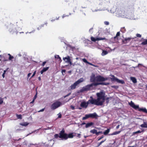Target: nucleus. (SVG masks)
Wrapping results in <instances>:
<instances>
[{
    "label": "nucleus",
    "mask_w": 147,
    "mask_h": 147,
    "mask_svg": "<svg viewBox=\"0 0 147 147\" xmlns=\"http://www.w3.org/2000/svg\"><path fill=\"white\" fill-rule=\"evenodd\" d=\"M66 70L65 69H62L61 70V73L63 74V73H65Z\"/></svg>",
    "instance_id": "49530a36"
},
{
    "label": "nucleus",
    "mask_w": 147,
    "mask_h": 147,
    "mask_svg": "<svg viewBox=\"0 0 147 147\" xmlns=\"http://www.w3.org/2000/svg\"><path fill=\"white\" fill-rule=\"evenodd\" d=\"M36 71H35L34 72L33 75H32V76L31 77V78H33L35 76V74H36Z\"/></svg>",
    "instance_id": "79ce46f5"
},
{
    "label": "nucleus",
    "mask_w": 147,
    "mask_h": 147,
    "mask_svg": "<svg viewBox=\"0 0 147 147\" xmlns=\"http://www.w3.org/2000/svg\"><path fill=\"white\" fill-rule=\"evenodd\" d=\"M108 53V52L106 51L102 50V52L101 53V55L102 56H104L105 55H107Z\"/></svg>",
    "instance_id": "5701e85b"
},
{
    "label": "nucleus",
    "mask_w": 147,
    "mask_h": 147,
    "mask_svg": "<svg viewBox=\"0 0 147 147\" xmlns=\"http://www.w3.org/2000/svg\"><path fill=\"white\" fill-rule=\"evenodd\" d=\"M31 74V73H29L28 74V77H29L30 76Z\"/></svg>",
    "instance_id": "6e6d98bb"
},
{
    "label": "nucleus",
    "mask_w": 147,
    "mask_h": 147,
    "mask_svg": "<svg viewBox=\"0 0 147 147\" xmlns=\"http://www.w3.org/2000/svg\"><path fill=\"white\" fill-rule=\"evenodd\" d=\"M105 93L102 91L96 93L97 99H94L92 96H90V98L92 99L94 105L98 106L102 105L105 101Z\"/></svg>",
    "instance_id": "f03ea898"
},
{
    "label": "nucleus",
    "mask_w": 147,
    "mask_h": 147,
    "mask_svg": "<svg viewBox=\"0 0 147 147\" xmlns=\"http://www.w3.org/2000/svg\"><path fill=\"white\" fill-rule=\"evenodd\" d=\"M109 98H110L109 97H107L106 98V103L108 104V103H109Z\"/></svg>",
    "instance_id": "c9c22d12"
},
{
    "label": "nucleus",
    "mask_w": 147,
    "mask_h": 147,
    "mask_svg": "<svg viewBox=\"0 0 147 147\" xmlns=\"http://www.w3.org/2000/svg\"><path fill=\"white\" fill-rule=\"evenodd\" d=\"M38 80L40 81L41 80V78L40 77H39L38 78Z\"/></svg>",
    "instance_id": "e2e57ef3"
},
{
    "label": "nucleus",
    "mask_w": 147,
    "mask_h": 147,
    "mask_svg": "<svg viewBox=\"0 0 147 147\" xmlns=\"http://www.w3.org/2000/svg\"><path fill=\"white\" fill-rule=\"evenodd\" d=\"M37 94L36 93V95L34 96V97L33 98V99H34V100H35V99H36V98L37 97Z\"/></svg>",
    "instance_id": "8fccbe9b"
},
{
    "label": "nucleus",
    "mask_w": 147,
    "mask_h": 147,
    "mask_svg": "<svg viewBox=\"0 0 147 147\" xmlns=\"http://www.w3.org/2000/svg\"><path fill=\"white\" fill-rule=\"evenodd\" d=\"M67 139L68 138H72L74 137L73 133H71L69 134H67Z\"/></svg>",
    "instance_id": "aec40b11"
},
{
    "label": "nucleus",
    "mask_w": 147,
    "mask_h": 147,
    "mask_svg": "<svg viewBox=\"0 0 147 147\" xmlns=\"http://www.w3.org/2000/svg\"><path fill=\"white\" fill-rule=\"evenodd\" d=\"M110 131V129H108L103 132V134L105 135H107Z\"/></svg>",
    "instance_id": "412c9836"
},
{
    "label": "nucleus",
    "mask_w": 147,
    "mask_h": 147,
    "mask_svg": "<svg viewBox=\"0 0 147 147\" xmlns=\"http://www.w3.org/2000/svg\"><path fill=\"white\" fill-rule=\"evenodd\" d=\"M45 109V108L42 109H41V110H40V111H38V112H42L44 111Z\"/></svg>",
    "instance_id": "09e8293b"
},
{
    "label": "nucleus",
    "mask_w": 147,
    "mask_h": 147,
    "mask_svg": "<svg viewBox=\"0 0 147 147\" xmlns=\"http://www.w3.org/2000/svg\"><path fill=\"white\" fill-rule=\"evenodd\" d=\"M117 82L120 83L121 84H124L125 83V82L123 80H120L118 79Z\"/></svg>",
    "instance_id": "473e14b6"
},
{
    "label": "nucleus",
    "mask_w": 147,
    "mask_h": 147,
    "mask_svg": "<svg viewBox=\"0 0 147 147\" xmlns=\"http://www.w3.org/2000/svg\"><path fill=\"white\" fill-rule=\"evenodd\" d=\"M63 60L66 63H68L70 65H72V62L71 61V59L69 56H67L66 57H63Z\"/></svg>",
    "instance_id": "9d476101"
},
{
    "label": "nucleus",
    "mask_w": 147,
    "mask_h": 147,
    "mask_svg": "<svg viewBox=\"0 0 147 147\" xmlns=\"http://www.w3.org/2000/svg\"><path fill=\"white\" fill-rule=\"evenodd\" d=\"M71 15V13H69V15H66V14H64L62 16V18H63L65 17H68L69 15Z\"/></svg>",
    "instance_id": "2f4dec72"
},
{
    "label": "nucleus",
    "mask_w": 147,
    "mask_h": 147,
    "mask_svg": "<svg viewBox=\"0 0 147 147\" xmlns=\"http://www.w3.org/2000/svg\"><path fill=\"white\" fill-rule=\"evenodd\" d=\"M7 56H9L8 59L7 60H5V61H8V60H11L13 59L14 58L13 57L11 56L10 54H8Z\"/></svg>",
    "instance_id": "f3484780"
},
{
    "label": "nucleus",
    "mask_w": 147,
    "mask_h": 147,
    "mask_svg": "<svg viewBox=\"0 0 147 147\" xmlns=\"http://www.w3.org/2000/svg\"><path fill=\"white\" fill-rule=\"evenodd\" d=\"M136 36L140 38L141 37V35L139 34H136Z\"/></svg>",
    "instance_id": "58836bf2"
},
{
    "label": "nucleus",
    "mask_w": 147,
    "mask_h": 147,
    "mask_svg": "<svg viewBox=\"0 0 147 147\" xmlns=\"http://www.w3.org/2000/svg\"><path fill=\"white\" fill-rule=\"evenodd\" d=\"M104 24L106 25H108L109 24V22L108 21H105Z\"/></svg>",
    "instance_id": "ea45409f"
},
{
    "label": "nucleus",
    "mask_w": 147,
    "mask_h": 147,
    "mask_svg": "<svg viewBox=\"0 0 147 147\" xmlns=\"http://www.w3.org/2000/svg\"><path fill=\"white\" fill-rule=\"evenodd\" d=\"M141 45H147V39L145 40L142 42Z\"/></svg>",
    "instance_id": "c85d7f7f"
},
{
    "label": "nucleus",
    "mask_w": 147,
    "mask_h": 147,
    "mask_svg": "<svg viewBox=\"0 0 147 147\" xmlns=\"http://www.w3.org/2000/svg\"><path fill=\"white\" fill-rule=\"evenodd\" d=\"M128 147H134V146H128Z\"/></svg>",
    "instance_id": "774afa93"
},
{
    "label": "nucleus",
    "mask_w": 147,
    "mask_h": 147,
    "mask_svg": "<svg viewBox=\"0 0 147 147\" xmlns=\"http://www.w3.org/2000/svg\"><path fill=\"white\" fill-rule=\"evenodd\" d=\"M134 38H131L130 37L125 38L122 40V42L124 44H126L128 42H129L131 39H134Z\"/></svg>",
    "instance_id": "9b49d317"
},
{
    "label": "nucleus",
    "mask_w": 147,
    "mask_h": 147,
    "mask_svg": "<svg viewBox=\"0 0 147 147\" xmlns=\"http://www.w3.org/2000/svg\"><path fill=\"white\" fill-rule=\"evenodd\" d=\"M70 108L72 110H74L75 109L74 107L72 105L70 106Z\"/></svg>",
    "instance_id": "a18cd8bd"
},
{
    "label": "nucleus",
    "mask_w": 147,
    "mask_h": 147,
    "mask_svg": "<svg viewBox=\"0 0 147 147\" xmlns=\"http://www.w3.org/2000/svg\"><path fill=\"white\" fill-rule=\"evenodd\" d=\"M129 105L132 107L136 110L138 109L139 112H142L144 113H147V110L146 108H140L139 107L138 105H135L134 103L132 101H131L130 103H129Z\"/></svg>",
    "instance_id": "7ed1b4c3"
},
{
    "label": "nucleus",
    "mask_w": 147,
    "mask_h": 147,
    "mask_svg": "<svg viewBox=\"0 0 147 147\" xmlns=\"http://www.w3.org/2000/svg\"><path fill=\"white\" fill-rule=\"evenodd\" d=\"M110 76L112 77V78H110L112 81H116L117 82L118 79L115 78L114 76L113 75H110Z\"/></svg>",
    "instance_id": "ddd939ff"
},
{
    "label": "nucleus",
    "mask_w": 147,
    "mask_h": 147,
    "mask_svg": "<svg viewBox=\"0 0 147 147\" xmlns=\"http://www.w3.org/2000/svg\"><path fill=\"white\" fill-rule=\"evenodd\" d=\"M59 134V135L57 134H55L54 136L55 138H59L65 140L67 139V134L65 133V130L63 129L60 131Z\"/></svg>",
    "instance_id": "20e7f679"
},
{
    "label": "nucleus",
    "mask_w": 147,
    "mask_h": 147,
    "mask_svg": "<svg viewBox=\"0 0 147 147\" xmlns=\"http://www.w3.org/2000/svg\"><path fill=\"white\" fill-rule=\"evenodd\" d=\"M90 104L94 105L92 99L90 98L87 102H86L85 101L82 102L80 105V106L82 108H86L87 107L88 105Z\"/></svg>",
    "instance_id": "0eeeda50"
},
{
    "label": "nucleus",
    "mask_w": 147,
    "mask_h": 147,
    "mask_svg": "<svg viewBox=\"0 0 147 147\" xmlns=\"http://www.w3.org/2000/svg\"><path fill=\"white\" fill-rule=\"evenodd\" d=\"M102 76L98 75L95 76L94 73H92L90 77V81L93 83L89 84H88L83 87L82 89L80 90L81 92L85 91H88L92 90L93 88V86H96L98 85H107L109 84V83L106 82H102Z\"/></svg>",
    "instance_id": "f257e3e1"
},
{
    "label": "nucleus",
    "mask_w": 147,
    "mask_h": 147,
    "mask_svg": "<svg viewBox=\"0 0 147 147\" xmlns=\"http://www.w3.org/2000/svg\"><path fill=\"white\" fill-rule=\"evenodd\" d=\"M82 60L83 61V62H84L85 63H88L89 64H90V65H92V63H89L87 61V60H86V59H85V58H84V59H82Z\"/></svg>",
    "instance_id": "c756f323"
},
{
    "label": "nucleus",
    "mask_w": 147,
    "mask_h": 147,
    "mask_svg": "<svg viewBox=\"0 0 147 147\" xmlns=\"http://www.w3.org/2000/svg\"><path fill=\"white\" fill-rule=\"evenodd\" d=\"M108 79V78H104L103 77H102V82H103L105 80H107Z\"/></svg>",
    "instance_id": "f704fd0d"
},
{
    "label": "nucleus",
    "mask_w": 147,
    "mask_h": 147,
    "mask_svg": "<svg viewBox=\"0 0 147 147\" xmlns=\"http://www.w3.org/2000/svg\"><path fill=\"white\" fill-rule=\"evenodd\" d=\"M91 40L94 42H95L96 41H99L100 40H107V39L105 37L104 38H95L93 36H92L91 37Z\"/></svg>",
    "instance_id": "1a4fd4ad"
},
{
    "label": "nucleus",
    "mask_w": 147,
    "mask_h": 147,
    "mask_svg": "<svg viewBox=\"0 0 147 147\" xmlns=\"http://www.w3.org/2000/svg\"><path fill=\"white\" fill-rule=\"evenodd\" d=\"M86 123L85 122H83L81 124V125H85V124L86 125Z\"/></svg>",
    "instance_id": "4d7b16f0"
},
{
    "label": "nucleus",
    "mask_w": 147,
    "mask_h": 147,
    "mask_svg": "<svg viewBox=\"0 0 147 147\" xmlns=\"http://www.w3.org/2000/svg\"><path fill=\"white\" fill-rule=\"evenodd\" d=\"M16 116L17 118L18 119H22V115L20 114V115H18V114H16Z\"/></svg>",
    "instance_id": "7c9ffc66"
},
{
    "label": "nucleus",
    "mask_w": 147,
    "mask_h": 147,
    "mask_svg": "<svg viewBox=\"0 0 147 147\" xmlns=\"http://www.w3.org/2000/svg\"><path fill=\"white\" fill-rule=\"evenodd\" d=\"M71 71L70 70V71H68V73H69V74H71Z\"/></svg>",
    "instance_id": "052dcab7"
},
{
    "label": "nucleus",
    "mask_w": 147,
    "mask_h": 147,
    "mask_svg": "<svg viewBox=\"0 0 147 147\" xmlns=\"http://www.w3.org/2000/svg\"><path fill=\"white\" fill-rule=\"evenodd\" d=\"M140 126L142 127L147 128V122L144 121L143 123L141 124Z\"/></svg>",
    "instance_id": "2eb2a0df"
},
{
    "label": "nucleus",
    "mask_w": 147,
    "mask_h": 147,
    "mask_svg": "<svg viewBox=\"0 0 147 147\" xmlns=\"http://www.w3.org/2000/svg\"><path fill=\"white\" fill-rule=\"evenodd\" d=\"M29 124V123L27 122H24L20 123V125L23 126H26Z\"/></svg>",
    "instance_id": "b1692460"
},
{
    "label": "nucleus",
    "mask_w": 147,
    "mask_h": 147,
    "mask_svg": "<svg viewBox=\"0 0 147 147\" xmlns=\"http://www.w3.org/2000/svg\"><path fill=\"white\" fill-rule=\"evenodd\" d=\"M120 35V32H117L116 34V35L114 37V38L115 39H116L117 40H118V36H119Z\"/></svg>",
    "instance_id": "a211bd4d"
},
{
    "label": "nucleus",
    "mask_w": 147,
    "mask_h": 147,
    "mask_svg": "<svg viewBox=\"0 0 147 147\" xmlns=\"http://www.w3.org/2000/svg\"><path fill=\"white\" fill-rule=\"evenodd\" d=\"M58 115V118H61V117H62V115L60 113H59Z\"/></svg>",
    "instance_id": "37998d69"
},
{
    "label": "nucleus",
    "mask_w": 147,
    "mask_h": 147,
    "mask_svg": "<svg viewBox=\"0 0 147 147\" xmlns=\"http://www.w3.org/2000/svg\"><path fill=\"white\" fill-rule=\"evenodd\" d=\"M47 62L46 61H44L42 63V66H44L45 65V64Z\"/></svg>",
    "instance_id": "c03bdc74"
},
{
    "label": "nucleus",
    "mask_w": 147,
    "mask_h": 147,
    "mask_svg": "<svg viewBox=\"0 0 147 147\" xmlns=\"http://www.w3.org/2000/svg\"><path fill=\"white\" fill-rule=\"evenodd\" d=\"M34 100H34V99H33L32 101L30 102V104L33 103L34 102Z\"/></svg>",
    "instance_id": "5fc2aeb1"
},
{
    "label": "nucleus",
    "mask_w": 147,
    "mask_h": 147,
    "mask_svg": "<svg viewBox=\"0 0 147 147\" xmlns=\"http://www.w3.org/2000/svg\"><path fill=\"white\" fill-rule=\"evenodd\" d=\"M6 71H7V70H4L3 73H4V74H5L6 73Z\"/></svg>",
    "instance_id": "69168bd1"
},
{
    "label": "nucleus",
    "mask_w": 147,
    "mask_h": 147,
    "mask_svg": "<svg viewBox=\"0 0 147 147\" xmlns=\"http://www.w3.org/2000/svg\"><path fill=\"white\" fill-rule=\"evenodd\" d=\"M97 131V130L96 129H93L91 130L90 131V132L93 134H96Z\"/></svg>",
    "instance_id": "cd10ccee"
},
{
    "label": "nucleus",
    "mask_w": 147,
    "mask_h": 147,
    "mask_svg": "<svg viewBox=\"0 0 147 147\" xmlns=\"http://www.w3.org/2000/svg\"><path fill=\"white\" fill-rule=\"evenodd\" d=\"M7 28L9 32L12 34L15 33L17 34L18 32L17 31L15 28V26L13 24H10L7 26Z\"/></svg>",
    "instance_id": "423d86ee"
},
{
    "label": "nucleus",
    "mask_w": 147,
    "mask_h": 147,
    "mask_svg": "<svg viewBox=\"0 0 147 147\" xmlns=\"http://www.w3.org/2000/svg\"><path fill=\"white\" fill-rule=\"evenodd\" d=\"M70 94H71L70 93H69V94H68L67 95H66L65 97H64L65 98V97L66 96H69V95H70Z\"/></svg>",
    "instance_id": "0e129e2a"
},
{
    "label": "nucleus",
    "mask_w": 147,
    "mask_h": 147,
    "mask_svg": "<svg viewBox=\"0 0 147 147\" xmlns=\"http://www.w3.org/2000/svg\"><path fill=\"white\" fill-rule=\"evenodd\" d=\"M102 132L101 131H99L98 132L96 131V135L97 136H98L99 134H102Z\"/></svg>",
    "instance_id": "a19ab883"
},
{
    "label": "nucleus",
    "mask_w": 147,
    "mask_h": 147,
    "mask_svg": "<svg viewBox=\"0 0 147 147\" xmlns=\"http://www.w3.org/2000/svg\"><path fill=\"white\" fill-rule=\"evenodd\" d=\"M3 102V98H0V105Z\"/></svg>",
    "instance_id": "4c0bfd02"
},
{
    "label": "nucleus",
    "mask_w": 147,
    "mask_h": 147,
    "mask_svg": "<svg viewBox=\"0 0 147 147\" xmlns=\"http://www.w3.org/2000/svg\"><path fill=\"white\" fill-rule=\"evenodd\" d=\"M70 49H72V50L74 49H75V47H73L72 46H70L69 47Z\"/></svg>",
    "instance_id": "de8ad7c7"
},
{
    "label": "nucleus",
    "mask_w": 147,
    "mask_h": 147,
    "mask_svg": "<svg viewBox=\"0 0 147 147\" xmlns=\"http://www.w3.org/2000/svg\"><path fill=\"white\" fill-rule=\"evenodd\" d=\"M106 140V139H105L104 140L100 142L101 143H102L104 142H105Z\"/></svg>",
    "instance_id": "bf43d9fd"
},
{
    "label": "nucleus",
    "mask_w": 147,
    "mask_h": 147,
    "mask_svg": "<svg viewBox=\"0 0 147 147\" xmlns=\"http://www.w3.org/2000/svg\"><path fill=\"white\" fill-rule=\"evenodd\" d=\"M5 74H4V73H3L2 74V76H3V77L4 78L5 77Z\"/></svg>",
    "instance_id": "680f3d73"
},
{
    "label": "nucleus",
    "mask_w": 147,
    "mask_h": 147,
    "mask_svg": "<svg viewBox=\"0 0 147 147\" xmlns=\"http://www.w3.org/2000/svg\"><path fill=\"white\" fill-rule=\"evenodd\" d=\"M61 102L59 101H56L53 103L51 107V109L54 110L60 106Z\"/></svg>",
    "instance_id": "6e6552de"
},
{
    "label": "nucleus",
    "mask_w": 147,
    "mask_h": 147,
    "mask_svg": "<svg viewBox=\"0 0 147 147\" xmlns=\"http://www.w3.org/2000/svg\"><path fill=\"white\" fill-rule=\"evenodd\" d=\"M104 137V136L103 135H102L100 137H98V141H99L100 140L102 139Z\"/></svg>",
    "instance_id": "e433bc0d"
},
{
    "label": "nucleus",
    "mask_w": 147,
    "mask_h": 147,
    "mask_svg": "<svg viewBox=\"0 0 147 147\" xmlns=\"http://www.w3.org/2000/svg\"><path fill=\"white\" fill-rule=\"evenodd\" d=\"M101 144H102V143L101 142H100V143H98L97 147L99 146Z\"/></svg>",
    "instance_id": "3c124183"
},
{
    "label": "nucleus",
    "mask_w": 147,
    "mask_h": 147,
    "mask_svg": "<svg viewBox=\"0 0 147 147\" xmlns=\"http://www.w3.org/2000/svg\"><path fill=\"white\" fill-rule=\"evenodd\" d=\"M47 23L46 22L44 24H42L37 29L38 30H39L40 29L42 28V27H44V26L45 25L46 26H47Z\"/></svg>",
    "instance_id": "4be33fe9"
},
{
    "label": "nucleus",
    "mask_w": 147,
    "mask_h": 147,
    "mask_svg": "<svg viewBox=\"0 0 147 147\" xmlns=\"http://www.w3.org/2000/svg\"><path fill=\"white\" fill-rule=\"evenodd\" d=\"M84 81V79L82 78H81L77 81L74 82L71 85L69 88V90H72L76 88V86L80 83Z\"/></svg>",
    "instance_id": "39448f33"
},
{
    "label": "nucleus",
    "mask_w": 147,
    "mask_h": 147,
    "mask_svg": "<svg viewBox=\"0 0 147 147\" xmlns=\"http://www.w3.org/2000/svg\"><path fill=\"white\" fill-rule=\"evenodd\" d=\"M55 58L57 59H58V61L60 63L62 61V60L61 59V58L60 57L59 55H55Z\"/></svg>",
    "instance_id": "6ab92c4d"
},
{
    "label": "nucleus",
    "mask_w": 147,
    "mask_h": 147,
    "mask_svg": "<svg viewBox=\"0 0 147 147\" xmlns=\"http://www.w3.org/2000/svg\"><path fill=\"white\" fill-rule=\"evenodd\" d=\"M131 79L134 83H136L137 82L136 79L134 77H131Z\"/></svg>",
    "instance_id": "393cba45"
},
{
    "label": "nucleus",
    "mask_w": 147,
    "mask_h": 147,
    "mask_svg": "<svg viewBox=\"0 0 147 147\" xmlns=\"http://www.w3.org/2000/svg\"><path fill=\"white\" fill-rule=\"evenodd\" d=\"M143 131H141L140 130H138V131H136V132H134L133 133V135H134L135 134H138V133H141L142 132H143Z\"/></svg>",
    "instance_id": "72a5a7b5"
},
{
    "label": "nucleus",
    "mask_w": 147,
    "mask_h": 147,
    "mask_svg": "<svg viewBox=\"0 0 147 147\" xmlns=\"http://www.w3.org/2000/svg\"><path fill=\"white\" fill-rule=\"evenodd\" d=\"M89 118V114H87L85 115V117H84L82 118V119L83 120H85Z\"/></svg>",
    "instance_id": "bb28decb"
},
{
    "label": "nucleus",
    "mask_w": 147,
    "mask_h": 147,
    "mask_svg": "<svg viewBox=\"0 0 147 147\" xmlns=\"http://www.w3.org/2000/svg\"><path fill=\"white\" fill-rule=\"evenodd\" d=\"M93 29V28H91L89 30V32H91V31H92V30Z\"/></svg>",
    "instance_id": "864d4df0"
},
{
    "label": "nucleus",
    "mask_w": 147,
    "mask_h": 147,
    "mask_svg": "<svg viewBox=\"0 0 147 147\" xmlns=\"http://www.w3.org/2000/svg\"><path fill=\"white\" fill-rule=\"evenodd\" d=\"M94 125V123L92 122L88 123L86 124L85 127L86 128H88L91 126Z\"/></svg>",
    "instance_id": "dca6fc26"
},
{
    "label": "nucleus",
    "mask_w": 147,
    "mask_h": 147,
    "mask_svg": "<svg viewBox=\"0 0 147 147\" xmlns=\"http://www.w3.org/2000/svg\"><path fill=\"white\" fill-rule=\"evenodd\" d=\"M121 131H115L114 132H113V133L109 134V135H117V134H118L119 133H120L121 132Z\"/></svg>",
    "instance_id": "a878e982"
},
{
    "label": "nucleus",
    "mask_w": 147,
    "mask_h": 147,
    "mask_svg": "<svg viewBox=\"0 0 147 147\" xmlns=\"http://www.w3.org/2000/svg\"><path fill=\"white\" fill-rule=\"evenodd\" d=\"M77 136L78 138H80L81 136V134H78Z\"/></svg>",
    "instance_id": "603ef678"
},
{
    "label": "nucleus",
    "mask_w": 147,
    "mask_h": 147,
    "mask_svg": "<svg viewBox=\"0 0 147 147\" xmlns=\"http://www.w3.org/2000/svg\"><path fill=\"white\" fill-rule=\"evenodd\" d=\"M119 126H120V125H117V126H116V129H118V128H119Z\"/></svg>",
    "instance_id": "13d9d810"
},
{
    "label": "nucleus",
    "mask_w": 147,
    "mask_h": 147,
    "mask_svg": "<svg viewBox=\"0 0 147 147\" xmlns=\"http://www.w3.org/2000/svg\"><path fill=\"white\" fill-rule=\"evenodd\" d=\"M89 115V118H92L97 119L98 117V115L95 113H94L92 114H88Z\"/></svg>",
    "instance_id": "f8f14e48"
},
{
    "label": "nucleus",
    "mask_w": 147,
    "mask_h": 147,
    "mask_svg": "<svg viewBox=\"0 0 147 147\" xmlns=\"http://www.w3.org/2000/svg\"><path fill=\"white\" fill-rule=\"evenodd\" d=\"M146 89L147 90V84L146 85Z\"/></svg>",
    "instance_id": "338daca9"
},
{
    "label": "nucleus",
    "mask_w": 147,
    "mask_h": 147,
    "mask_svg": "<svg viewBox=\"0 0 147 147\" xmlns=\"http://www.w3.org/2000/svg\"><path fill=\"white\" fill-rule=\"evenodd\" d=\"M49 67H44L40 71V73L41 74H43L44 72L47 71L49 69Z\"/></svg>",
    "instance_id": "4468645a"
}]
</instances>
